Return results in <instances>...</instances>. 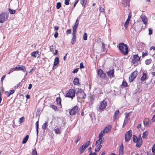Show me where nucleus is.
I'll return each instance as SVG.
<instances>
[{
  "label": "nucleus",
  "mask_w": 155,
  "mask_h": 155,
  "mask_svg": "<svg viewBox=\"0 0 155 155\" xmlns=\"http://www.w3.org/2000/svg\"><path fill=\"white\" fill-rule=\"evenodd\" d=\"M120 52L124 55H127L128 53V48L127 46L123 42L120 43L117 46Z\"/></svg>",
  "instance_id": "f257e3e1"
},
{
  "label": "nucleus",
  "mask_w": 155,
  "mask_h": 155,
  "mask_svg": "<svg viewBox=\"0 0 155 155\" xmlns=\"http://www.w3.org/2000/svg\"><path fill=\"white\" fill-rule=\"evenodd\" d=\"M133 141L134 143H136V147H140L142 144V140L140 134L138 137L135 135L133 136Z\"/></svg>",
  "instance_id": "f03ea898"
},
{
  "label": "nucleus",
  "mask_w": 155,
  "mask_h": 155,
  "mask_svg": "<svg viewBox=\"0 0 155 155\" xmlns=\"http://www.w3.org/2000/svg\"><path fill=\"white\" fill-rule=\"evenodd\" d=\"M75 96V92L73 89H70L66 92V97L73 99Z\"/></svg>",
  "instance_id": "7ed1b4c3"
},
{
  "label": "nucleus",
  "mask_w": 155,
  "mask_h": 155,
  "mask_svg": "<svg viewBox=\"0 0 155 155\" xmlns=\"http://www.w3.org/2000/svg\"><path fill=\"white\" fill-rule=\"evenodd\" d=\"M90 143V141H88L79 148L78 150L80 152V154H82L84 152V150L89 146Z\"/></svg>",
  "instance_id": "20e7f679"
},
{
  "label": "nucleus",
  "mask_w": 155,
  "mask_h": 155,
  "mask_svg": "<svg viewBox=\"0 0 155 155\" xmlns=\"http://www.w3.org/2000/svg\"><path fill=\"white\" fill-rule=\"evenodd\" d=\"M132 135V131L130 130L127 131L125 134V140L126 142L129 141L131 139Z\"/></svg>",
  "instance_id": "39448f33"
},
{
  "label": "nucleus",
  "mask_w": 155,
  "mask_h": 155,
  "mask_svg": "<svg viewBox=\"0 0 155 155\" xmlns=\"http://www.w3.org/2000/svg\"><path fill=\"white\" fill-rule=\"evenodd\" d=\"M97 74L98 77L102 79H105L106 74L101 69H99L97 70Z\"/></svg>",
  "instance_id": "423d86ee"
},
{
  "label": "nucleus",
  "mask_w": 155,
  "mask_h": 155,
  "mask_svg": "<svg viewBox=\"0 0 155 155\" xmlns=\"http://www.w3.org/2000/svg\"><path fill=\"white\" fill-rule=\"evenodd\" d=\"M137 71H136L132 72L129 77V81L131 82L135 78L137 74Z\"/></svg>",
  "instance_id": "0eeeda50"
},
{
  "label": "nucleus",
  "mask_w": 155,
  "mask_h": 155,
  "mask_svg": "<svg viewBox=\"0 0 155 155\" xmlns=\"http://www.w3.org/2000/svg\"><path fill=\"white\" fill-rule=\"evenodd\" d=\"M107 105V102L104 100H103L100 102L98 108L101 110H103L105 108Z\"/></svg>",
  "instance_id": "6e6552de"
},
{
  "label": "nucleus",
  "mask_w": 155,
  "mask_h": 155,
  "mask_svg": "<svg viewBox=\"0 0 155 155\" xmlns=\"http://www.w3.org/2000/svg\"><path fill=\"white\" fill-rule=\"evenodd\" d=\"M111 125H109L107 127H105L104 130H102L99 134L102 136H103L104 134L108 133L109 131H110L111 130Z\"/></svg>",
  "instance_id": "1a4fd4ad"
},
{
  "label": "nucleus",
  "mask_w": 155,
  "mask_h": 155,
  "mask_svg": "<svg viewBox=\"0 0 155 155\" xmlns=\"http://www.w3.org/2000/svg\"><path fill=\"white\" fill-rule=\"evenodd\" d=\"M8 16L5 13H2L0 15V23H2L6 21L7 20Z\"/></svg>",
  "instance_id": "9d476101"
},
{
  "label": "nucleus",
  "mask_w": 155,
  "mask_h": 155,
  "mask_svg": "<svg viewBox=\"0 0 155 155\" xmlns=\"http://www.w3.org/2000/svg\"><path fill=\"white\" fill-rule=\"evenodd\" d=\"M78 111V107L75 106L70 111L69 113L71 115H74L76 114Z\"/></svg>",
  "instance_id": "9b49d317"
},
{
  "label": "nucleus",
  "mask_w": 155,
  "mask_h": 155,
  "mask_svg": "<svg viewBox=\"0 0 155 155\" xmlns=\"http://www.w3.org/2000/svg\"><path fill=\"white\" fill-rule=\"evenodd\" d=\"M131 12H130L128 15V18L124 24V26L126 29H127V27L129 24V21L131 18Z\"/></svg>",
  "instance_id": "f8f14e48"
},
{
  "label": "nucleus",
  "mask_w": 155,
  "mask_h": 155,
  "mask_svg": "<svg viewBox=\"0 0 155 155\" xmlns=\"http://www.w3.org/2000/svg\"><path fill=\"white\" fill-rule=\"evenodd\" d=\"M79 18H78L77 19L75 24L74 25H73L72 26L73 28V32H77V30L78 28V26L79 25Z\"/></svg>",
  "instance_id": "ddd939ff"
},
{
  "label": "nucleus",
  "mask_w": 155,
  "mask_h": 155,
  "mask_svg": "<svg viewBox=\"0 0 155 155\" xmlns=\"http://www.w3.org/2000/svg\"><path fill=\"white\" fill-rule=\"evenodd\" d=\"M16 71H21L23 72H25L26 70L25 67L23 65H18L15 67Z\"/></svg>",
  "instance_id": "4468645a"
},
{
  "label": "nucleus",
  "mask_w": 155,
  "mask_h": 155,
  "mask_svg": "<svg viewBox=\"0 0 155 155\" xmlns=\"http://www.w3.org/2000/svg\"><path fill=\"white\" fill-rule=\"evenodd\" d=\"M140 60V57H139L137 54L134 56L132 59L133 63L134 64H137Z\"/></svg>",
  "instance_id": "2eb2a0df"
},
{
  "label": "nucleus",
  "mask_w": 155,
  "mask_h": 155,
  "mask_svg": "<svg viewBox=\"0 0 155 155\" xmlns=\"http://www.w3.org/2000/svg\"><path fill=\"white\" fill-rule=\"evenodd\" d=\"M102 136L99 134V139L96 141V143L95 145L96 147H99L100 146H102L101 145V142H102Z\"/></svg>",
  "instance_id": "dca6fc26"
},
{
  "label": "nucleus",
  "mask_w": 155,
  "mask_h": 155,
  "mask_svg": "<svg viewBox=\"0 0 155 155\" xmlns=\"http://www.w3.org/2000/svg\"><path fill=\"white\" fill-rule=\"evenodd\" d=\"M76 32H73L72 34V37L71 40V43L72 45L74 44L76 42Z\"/></svg>",
  "instance_id": "f3484780"
},
{
  "label": "nucleus",
  "mask_w": 155,
  "mask_h": 155,
  "mask_svg": "<svg viewBox=\"0 0 155 155\" xmlns=\"http://www.w3.org/2000/svg\"><path fill=\"white\" fill-rule=\"evenodd\" d=\"M130 0H123L122 4L124 7H129Z\"/></svg>",
  "instance_id": "a211bd4d"
},
{
  "label": "nucleus",
  "mask_w": 155,
  "mask_h": 155,
  "mask_svg": "<svg viewBox=\"0 0 155 155\" xmlns=\"http://www.w3.org/2000/svg\"><path fill=\"white\" fill-rule=\"evenodd\" d=\"M79 91L78 92V93H80V96H82V97H81V98H83V99H84L85 98L86 95V94L81 89H78Z\"/></svg>",
  "instance_id": "6ab92c4d"
},
{
  "label": "nucleus",
  "mask_w": 155,
  "mask_h": 155,
  "mask_svg": "<svg viewBox=\"0 0 155 155\" xmlns=\"http://www.w3.org/2000/svg\"><path fill=\"white\" fill-rule=\"evenodd\" d=\"M107 74L110 78L114 77V71L113 70H111L107 72Z\"/></svg>",
  "instance_id": "aec40b11"
},
{
  "label": "nucleus",
  "mask_w": 155,
  "mask_h": 155,
  "mask_svg": "<svg viewBox=\"0 0 155 155\" xmlns=\"http://www.w3.org/2000/svg\"><path fill=\"white\" fill-rule=\"evenodd\" d=\"M39 53V52L38 51H34L31 53V55L33 57L38 58L40 56Z\"/></svg>",
  "instance_id": "412c9836"
},
{
  "label": "nucleus",
  "mask_w": 155,
  "mask_h": 155,
  "mask_svg": "<svg viewBox=\"0 0 155 155\" xmlns=\"http://www.w3.org/2000/svg\"><path fill=\"white\" fill-rule=\"evenodd\" d=\"M149 119L148 118H145L143 121L144 125L145 126H148L150 127V125L149 124Z\"/></svg>",
  "instance_id": "4be33fe9"
},
{
  "label": "nucleus",
  "mask_w": 155,
  "mask_h": 155,
  "mask_svg": "<svg viewBox=\"0 0 155 155\" xmlns=\"http://www.w3.org/2000/svg\"><path fill=\"white\" fill-rule=\"evenodd\" d=\"M147 73H146L143 72L142 74V76L141 78V80L142 81H144L147 78Z\"/></svg>",
  "instance_id": "5701e85b"
},
{
  "label": "nucleus",
  "mask_w": 155,
  "mask_h": 155,
  "mask_svg": "<svg viewBox=\"0 0 155 155\" xmlns=\"http://www.w3.org/2000/svg\"><path fill=\"white\" fill-rule=\"evenodd\" d=\"M53 130L57 134H59L61 133V128L57 127L54 128Z\"/></svg>",
  "instance_id": "b1692460"
},
{
  "label": "nucleus",
  "mask_w": 155,
  "mask_h": 155,
  "mask_svg": "<svg viewBox=\"0 0 155 155\" xmlns=\"http://www.w3.org/2000/svg\"><path fill=\"white\" fill-rule=\"evenodd\" d=\"M143 23L145 24L147 23V20L146 17L145 15H143L141 17Z\"/></svg>",
  "instance_id": "393cba45"
},
{
  "label": "nucleus",
  "mask_w": 155,
  "mask_h": 155,
  "mask_svg": "<svg viewBox=\"0 0 155 155\" xmlns=\"http://www.w3.org/2000/svg\"><path fill=\"white\" fill-rule=\"evenodd\" d=\"M73 84L75 85H78L79 84V79L78 78H74L73 81Z\"/></svg>",
  "instance_id": "a878e982"
},
{
  "label": "nucleus",
  "mask_w": 155,
  "mask_h": 155,
  "mask_svg": "<svg viewBox=\"0 0 155 155\" xmlns=\"http://www.w3.org/2000/svg\"><path fill=\"white\" fill-rule=\"evenodd\" d=\"M29 138V136L28 135H26L25 138H24L22 141L23 144L25 143L28 141Z\"/></svg>",
  "instance_id": "bb28decb"
},
{
  "label": "nucleus",
  "mask_w": 155,
  "mask_h": 155,
  "mask_svg": "<svg viewBox=\"0 0 155 155\" xmlns=\"http://www.w3.org/2000/svg\"><path fill=\"white\" fill-rule=\"evenodd\" d=\"M59 61V58L58 57L55 58L54 62V66H56L58 64Z\"/></svg>",
  "instance_id": "cd10ccee"
},
{
  "label": "nucleus",
  "mask_w": 155,
  "mask_h": 155,
  "mask_svg": "<svg viewBox=\"0 0 155 155\" xmlns=\"http://www.w3.org/2000/svg\"><path fill=\"white\" fill-rule=\"evenodd\" d=\"M148 134V131H146L143 132L142 136V138L143 139L146 138Z\"/></svg>",
  "instance_id": "c85d7f7f"
},
{
  "label": "nucleus",
  "mask_w": 155,
  "mask_h": 155,
  "mask_svg": "<svg viewBox=\"0 0 155 155\" xmlns=\"http://www.w3.org/2000/svg\"><path fill=\"white\" fill-rule=\"evenodd\" d=\"M80 3L82 6L84 7L86 4L87 0H81Z\"/></svg>",
  "instance_id": "c756f323"
},
{
  "label": "nucleus",
  "mask_w": 155,
  "mask_h": 155,
  "mask_svg": "<svg viewBox=\"0 0 155 155\" xmlns=\"http://www.w3.org/2000/svg\"><path fill=\"white\" fill-rule=\"evenodd\" d=\"M48 126V122H46L44 124H43V125H42V129L44 130H45V129Z\"/></svg>",
  "instance_id": "7c9ffc66"
},
{
  "label": "nucleus",
  "mask_w": 155,
  "mask_h": 155,
  "mask_svg": "<svg viewBox=\"0 0 155 155\" xmlns=\"http://www.w3.org/2000/svg\"><path fill=\"white\" fill-rule=\"evenodd\" d=\"M56 101L58 105L61 106V99L60 97H58L56 99Z\"/></svg>",
  "instance_id": "2f4dec72"
},
{
  "label": "nucleus",
  "mask_w": 155,
  "mask_h": 155,
  "mask_svg": "<svg viewBox=\"0 0 155 155\" xmlns=\"http://www.w3.org/2000/svg\"><path fill=\"white\" fill-rule=\"evenodd\" d=\"M119 111L118 110H117L114 114V119L115 120L117 116H118V114H119Z\"/></svg>",
  "instance_id": "473e14b6"
},
{
  "label": "nucleus",
  "mask_w": 155,
  "mask_h": 155,
  "mask_svg": "<svg viewBox=\"0 0 155 155\" xmlns=\"http://www.w3.org/2000/svg\"><path fill=\"white\" fill-rule=\"evenodd\" d=\"M152 61V60L151 59H149L146 60L145 61V63L146 65H148L150 64Z\"/></svg>",
  "instance_id": "72a5a7b5"
},
{
  "label": "nucleus",
  "mask_w": 155,
  "mask_h": 155,
  "mask_svg": "<svg viewBox=\"0 0 155 155\" xmlns=\"http://www.w3.org/2000/svg\"><path fill=\"white\" fill-rule=\"evenodd\" d=\"M8 11L11 14H14L16 12V10H12V9H11L10 8L8 9Z\"/></svg>",
  "instance_id": "f704fd0d"
},
{
  "label": "nucleus",
  "mask_w": 155,
  "mask_h": 155,
  "mask_svg": "<svg viewBox=\"0 0 155 155\" xmlns=\"http://www.w3.org/2000/svg\"><path fill=\"white\" fill-rule=\"evenodd\" d=\"M123 148H120L119 153L120 155H123L124 154Z\"/></svg>",
  "instance_id": "c9c22d12"
},
{
  "label": "nucleus",
  "mask_w": 155,
  "mask_h": 155,
  "mask_svg": "<svg viewBox=\"0 0 155 155\" xmlns=\"http://www.w3.org/2000/svg\"><path fill=\"white\" fill-rule=\"evenodd\" d=\"M36 125L37 134V135H38V127H39L38 121L36 122Z\"/></svg>",
  "instance_id": "e433bc0d"
},
{
  "label": "nucleus",
  "mask_w": 155,
  "mask_h": 155,
  "mask_svg": "<svg viewBox=\"0 0 155 155\" xmlns=\"http://www.w3.org/2000/svg\"><path fill=\"white\" fill-rule=\"evenodd\" d=\"M16 71L15 67H14L13 68H11L10 70V71L8 73V74H10L11 73L13 72L14 71Z\"/></svg>",
  "instance_id": "4c0bfd02"
},
{
  "label": "nucleus",
  "mask_w": 155,
  "mask_h": 155,
  "mask_svg": "<svg viewBox=\"0 0 155 155\" xmlns=\"http://www.w3.org/2000/svg\"><path fill=\"white\" fill-rule=\"evenodd\" d=\"M99 10L101 12H104L105 11L104 8L103 6H100Z\"/></svg>",
  "instance_id": "58836bf2"
},
{
  "label": "nucleus",
  "mask_w": 155,
  "mask_h": 155,
  "mask_svg": "<svg viewBox=\"0 0 155 155\" xmlns=\"http://www.w3.org/2000/svg\"><path fill=\"white\" fill-rule=\"evenodd\" d=\"M87 35L86 33H84L83 38L84 40H86L87 39Z\"/></svg>",
  "instance_id": "ea45409f"
},
{
  "label": "nucleus",
  "mask_w": 155,
  "mask_h": 155,
  "mask_svg": "<svg viewBox=\"0 0 155 155\" xmlns=\"http://www.w3.org/2000/svg\"><path fill=\"white\" fill-rule=\"evenodd\" d=\"M97 147L96 148H95V152H98L99 151L100 149L102 147V146H100L99 147Z\"/></svg>",
  "instance_id": "a19ab883"
},
{
  "label": "nucleus",
  "mask_w": 155,
  "mask_h": 155,
  "mask_svg": "<svg viewBox=\"0 0 155 155\" xmlns=\"http://www.w3.org/2000/svg\"><path fill=\"white\" fill-rule=\"evenodd\" d=\"M31 155H38L36 149H35V150H33L32 152Z\"/></svg>",
  "instance_id": "79ce46f5"
},
{
  "label": "nucleus",
  "mask_w": 155,
  "mask_h": 155,
  "mask_svg": "<svg viewBox=\"0 0 155 155\" xmlns=\"http://www.w3.org/2000/svg\"><path fill=\"white\" fill-rule=\"evenodd\" d=\"M81 138V136H78L75 139V142L77 143L79 141Z\"/></svg>",
  "instance_id": "37998d69"
},
{
  "label": "nucleus",
  "mask_w": 155,
  "mask_h": 155,
  "mask_svg": "<svg viewBox=\"0 0 155 155\" xmlns=\"http://www.w3.org/2000/svg\"><path fill=\"white\" fill-rule=\"evenodd\" d=\"M61 6V4L60 2L57 3L56 5V8L58 9H59Z\"/></svg>",
  "instance_id": "c03bdc74"
},
{
  "label": "nucleus",
  "mask_w": 155,
  "mask_h": 155,
  "mask_svg": "<svg viewBox=\"0 0 155 155\" xmlns=\"http://www.w3.org/2000/svg\"><path fill=\"white\" fill-rule=\"evenodd\" d=\"M51 107L54 110H58V108L56 106L54 105H52L51 106Z\"/></svg>",
  "instance_id": "a18cd8bd"
},
{
  "label": "nucleus",
  "mask_w": 155,
  "mask_h": 155,
  "mask_svg": "<svg viewBox=\"0 0 155 155\" xmlns=\"http://www.w3.org/2000/svg\"><path fill=\"white\" fill-rule=\"evenodd\" d=\"M102 51L104 52L105 50V45L103 42L102 43Z\"/></svg>",
  "instance_id": "49530a36"
},
{
  "label": "nucleus",
  "mask_w": 155,
  "mask_h": 155,
  "mask_svg": "<svg viewBox=\"0 0 155 155\" xmlns=\"http://www.w3.org/2000/svg\"><path fill=\"white\" fill-rule=\"evenodd\" d=\"M54 46L53 45H51L49 47V49L50 51H54Z\"/></svg>",
  "instance_id": "de8ad7c7"
},
{
  "label": "nucleus",
  "mask_w": 155,
  "mask_h": 155,
  "mask_svg": "<svg viewBox=\"0 0 155 155\" xmlns=\"http://www.w3.org/2000/svg\"><path fill=\"white\" fill-rule=\"evenodd\" d=\"M152 151L153 153H155V143L152 147Z\"/></svg>",
  "instance_id": "09e8293b"
},
{
  "label": "nucleus",
  "mask_w": 155,
  "mask_h": 155,
  "mask_svg": "<svg viewBox=\"0 0 155 155\" xmlns=\"http://www.w3.org/2000/svg\"><path fill=\"white\" fill-rule=\"evenodd\" d=\"M24 119H25L24 117H22L19 119V122L21 123L22 122H23V120H24Z\"/></svg>",
  "instance_id": "8fccbe9b"
},
{
  "label": "nucleus",
  "mask_w": 155,
  "mask_h": 155,
  "mask_svg": "<svg viewBox=\"0 0 155 155\" xmlns=\"http://www.w3.org/2000/svg\"><path fill=\"white\" fill-rule=\"evenodd\" d=\"M5 94L8 97L10 96L11 95V94H10L9 92L8 91H6L5 93Z\"/></svg>",
  "instance_id": "3c124183"
},
{
  "label": "nucleus",
  "mask_w": 155,
  "mask_h": 155,
  "mask_svg": "<svg viewBox=\"0 0 155 155\" xmlns=\"http://www.w3.org/2000/svg\"><path fill=\"white\" fill-rule=\"evenodd\" d=\"M84 67L83 65V63L82 62L81 63L80 65V68L81 69L84 68Z\"/></svg>",
  "instance_id": "603ef678"
},
{
  "label": "nucleus",
  "mask_w": 155,
  "mask_h": 155,
  "mask_svg": "<svg viewBox=\"0 0 155 155\" xmlns=\"http://www.w3.org/2000/svg\"><path fill=\"white\" fill-rule=\"evenodd\" d=\"M122 85L125 87L127 86V83L126 82L123 81L122 84Z\"/></svg>",
  "instance_id": "864d4df0"
},
{
  "label": "nucleus",
  "mask_w": 155,
  "mask_h": 155,
  "mask_svg": "<svg viewBox=\"0 0 155 155\" xmlns=\"http://www.w3.org/2000/svg\"><path fill=\"white\" fill-rule=\"evenodd\" d=\"M152 33H153L152 30L150 28H149V35H151L152 34Z\"/></svg>",
  "instance_id": "5fc2aeb1"
},
{
  "label": "nucleus",
  "mask_w": 155,
  "mask_h": 155,
  "mask_svg": "<svg viewBox=\"0 0 155 155\" xmlns=\"http://www.w3.org/2000/svg\"><path fill=\"white\" fill-rule=\"evenodd\" d=\"M68 0H64V3L66 5H68L69 4V1Z\"/></svg>",
  "instance_id": "6e6d98bb"
},
{
  "label": "nucleus",
  "mask_w": 155,
  "mask_h": 155,
  "mask_svg": "<svg viewBox=\"0 0 155 155\" xmlns=\"http://www.w3.org/2000/svg\"><path fill=\"white\" fill-rule=\"evenodd\" d=\"M78 68H76L74 69L73 71H72V73H77V72L78 71Z\"/></svg>",
  "instance_id": "4d7b16f0"
},
{
  "label": "nucleus",
  "mask_w": 155,
  "mask_h": 155,
  "mask_svg": "<svg viewBox=\"0 0 155 155\" xmlns=\"http://www.w3.org/2000/svg\"><path fill=\"white\" fill-rule=\"evenodd\" d=\"M148 55V54L146 53H143L142 55V58L144 57L145 56H147Z\"/></svg>",
  "instance_id": "13d9d810"
},
{
  "label": "nucleus",
  "mask_w": 155,
  "mask_h": 155,
  "mask_svg": "<svg viewBox=\"0 0 155 155\" xmlns=\"http://www.w3.org/2000/svg\"><path fill=\"white\" fill-rule=\"evenodd\" d=\"M58 32L57 31H56L55 34H54V37L55 38H57L58 36Z\"/></svg>",
  "instance_id": "bf43d9fd"
},
{
  "label": "nucleus",
  "mask_w": 155,
  "mask_h": 155,
  "mask_svg": "<svg viewBox=\"0 0 155 155\" xmlns=\"http://www.w3.org/2000/svg\"><path fill=\"white\" fill-rule=\"evenodd\" d=\"M71 33V30L70 29H68L66 31V33L67 35L70 34Z\"/></svg>",
  "instance_id": "052dcab7"
},
{
  "label": "nucleus",
  "mask_w": 155,
  "mask_h": 155,
  "mask_svg": "<svg viewBox=\"0 0 155 155\" xmlns=\"http://www.w3.org/2000/svg\"><path fill=\"white\" fill-rule=\"evenodd\" d=\"M152 121L153 122L155 121V115H153V116Z\"/></svg>",
  "instance_id": "680f3d73"
},
{
  "label": "nucleus",
  "mask_w": 155,
  "mask_h": 155,
  "mask_svg": "<svg viewBox=\"0 0 155 155\" xmlns=\"http://www.w3.org/2000/svg\"><path fill=\"white\" fill-rule=\"evenodd\" d=\"M54 28L56 31H57L58 30L59 27L57 25L55 26L54 27Z\"/></svg>",
  "instance_id": "e2e57ef3"
},
{
  "label": "nucleus",
  "mask_w": 155,
  "mask_h": 155,
  "mask_svg": "<svg viewBox=\"0 0 155 155\" xmlns=\"http://www.w3.org/2000/svg\"><path fill=\"white\" fill-rule=\"evenodd\" d=\"M89 155H97V154L95 152L92 153V152H91Z\"/></svg>",
  "instance_id": "0e129e2a"
},
{
  "label": "nucleus",
  "mask_w": 155,
  "mask_h": 155,
  "mask_svg": "<svg viewBox=\"0 0 155 155\" xmlns=\"http://www.w3.org/2000/svg\"><path fill=\"white\" fill-rule=\"evenodd\" d=\"M6 77V75H4L2 77V78H1V81L2 82H3V80H4V79H5V78Z\"/></svg>",
  "instance_id": "69168bd1"
},
{
  "label": "nucleus",
  "mask_w": 155,
  "mask_h": 155,
  "mask_svg": "<svg viewBox=\"0 0 155 155\" xmlns=\"http://www.w3.org/2000/svg\"><path fill=\"white\" fill-rule=\"evenodd\" d=\"M125 114H126V116H125V120H126V119H127V118L129 116V113H125Z\"/></svg>",
  "instance_id": "338daca9"
},
{
  "label": "nucleus",
  "mask_w": 155,
  "mask_h": 155,
  "mask_svg": "<svg viewBox=\"0 0 155 155\" xmlns=\"http://www.w3.org/2000/svg\"><path fill=\"white\" fill-rule=\"evenodd\" d=\"M78 1L79 0H77L76 1L74 4V7H75L76 4H77V3H78Z\"/></svg>",
  "instance_id": "774afa93"
}]
</instances>
